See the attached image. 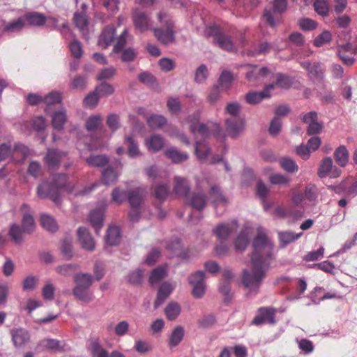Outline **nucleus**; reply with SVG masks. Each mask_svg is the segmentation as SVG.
Instances as JSON below:
<instances>
[{
	"label": "nucleus",
	"instance_id": "f257e3e1",
	"mask_svg": "<svg viewBox=\"0 0 357 357\" xmlns=\"http://www.w3.org/2000/svg\"><path fill=\"white\" fill-rule=\"evenodd\" d=\"M252 247L253 252L250 256L252 268L243 271L242 283L250 291L257 292L273 258L274 245L264 232L258 231Z\"/></svg>",
	"mask_w": 357,
	"mask_h": 357
},
{
	"label": "nucleus",
	"instance_id": "f03ea898",
	"mask_svg": "<svg viewBox=\"0 0 357 357\" xmlns=\"http://www.w3.org/2000/svg\"><path fill=\"white\" fill-rule=\"evenodd\" d=\"M73 187L68 181V176L63 174L53 176L51 181H43L37 188V195L40 199H50L54 203L61 202V195L63 192H72Z\"/></svg>",
	"mask_w": 357,
	"mask_h": 357
},
{
	"label": "nucleus",
	"instance_id": "7ed1b4c3",
	"mask_svg": "<svg viewBox=\"0 0 357 357\" xmlns=\"http://www.w3.org/2000/svg\"><path fill=\"white\" fill-rule=\"evenodd\" d=\"M158 20L162 26L153 29L155 38L165 45H168L174 42V23L169 15L161 11L158 14Z\"/></svg>",
	"mask_w": 357,
	"mask_h": 357
},
{
	"label": "nucleus",
	"instance_id": "20e7f679",
	"mask_svg": "<svg viewBox=\"0 0 357 357\" xmlns=\"http://www.w3.org/2000/svg\"><path fill=\"white\" fill-rule=\"evenodd\" d=\"M27 153L28 149L22 144H15L13 149L6 144L0 145V162L9 157L13 160L21 162L25 159Z\"/></svg>",
	"mask_w": 357,
	"mask_h": 357
},
{
	"label": "nucleus",
	"instance_id": "39448f33",
	"mask_svg": "<svg viewBox=\"0 0 357 357\" xmlns=\"http://www.w3.org/2000/svg\"><path fill=\"white\" fill-rule=\"evenodd\" d=\"M199 119V114L198 112L188 117L187 121L189 123L190 130L195 139H197L200 137L206 139L211 135L209 127L206 124L198 123Z\"/></svg>",
	"mask_w": 357,
	"mask_h": 357
},
{
	"label": "nucleus",
	"instance_id": "423d86ee",
	"mask_svg": "<svg viewBox=\"0 0 357 357\" xmlns=\"http://www.w3.org/2000/svg\"><path fill=\"white\" fill-rule=\"evenodd\" d=\"M301 66L307 72L309 79L314 84H322L325 78V69L323 65L319 62L310 63L304 61L301 63Z\"/></svg>",
	"mask_w": 357,
	"mask_h": 357
},
{
	"label": "nucleus",
	"instance_id": "0eeeda50",
	"mask_svg": "<svg viewBox=\"0 0 357 357\" xmlns=\"http://www.w3.org/2000/svg\"><path fill=\"white\" fill-rule=\"evenodd\" d=\"M132 21L136 30L140 33L152 29V22L150 17L144 12L135 9L132 12Z\"/></svg>",
	"mask_w": 357,
	"mask_h": 357
},
{
	"label": "nucleus",
	"instance_id": "6e6552de",
	"mask_svg": "<svg viewBox=\"0 0 357 357\" xmlns=\"http://www.w3.org/2000/svg\"><path fill=\"white\" fill-rule=\"evenodd\" d=\"M89 350L92 357H126V356L117 351L114 350L110 354L102 347L98 338L91 340L89 344Z\"/></svg>",
	"mask_w": 357,
	"mask_h": 357
},
{
	"label": "nucleus",
	"instance_id": "1a4fd4ad",
	"mask_svg": "<svg viewBox=\"0 0 357 357\" xmlns=\"http://www.w3.org/2000/svg\"><path fill=\"white\" fill-rule=\"evenodd\" d=\"M238 227L236 220L230 222H221L213 229V234L220 241H227L230 235L235 232Z\"/></svg>",
	"mask_w": 357,
	"mask_h": 357
},
{
	"label": "nucleus",
	"instance_id": "9d476101",
	"mask_svg": "<svg viewBox=\"0 0 357 357\" xmlns=\"http://www.w3.org/2000/svg\"><path fill=\"white\" fill-rule=\"evenodd\" d=\"M341 170L333 165V159L331 157L324 158L318 169V175L321 178L329 176L331 178H337L340 176Z\"/></svg>",
	"mask_w": 357,
	"mask_h": 357
},
{
	"label": "nucleus",
	"instance_id": "9b49d317",
	"mask_svg": "<svg viewBox=\"0 0 357 357\" xmlns=\"http://www.w3.org/2000/svg\"><path fill=\"white\" fill-rule=\"evenodd\" d=\"M243 66L251 67L250 70L246 73V78L253 86L261 83L270 73V70L266 67L259 68L257 66H251L250 64H245Z\"/></svg>",
	"mask_w": 357,
	"mask_h": 357
},
{
	"label": "nucleus",
	"instance_id": "f8f14e48",
	"mask_svg": "<svg viewBox=\"0 0 357 357\" xmlns=\"http://www.w3.org/2000/svg\"><path fill=\"white\" fill-rule=\"evenodd\" d=\"M185 200L188 205L199 211H202L207 203L206 195L198 188L196 191L189 193Z\"/></svg>",
	"mask_w": 357,
	"mask_h": 357
},
{
	"label": "nucleus",
	"instance_id": "ddd939ff",
	"mask_svg": "<svg viewBox=\"0 0 357 357\" xmlns=\"http://www.w3.org/2000/svg\"><path fill=\"white\" fill-rule=\"evenodd\" d=\"M77 236L82 248L89 252H93L95 250V241L87 228L79 227L77 229Z\"/></svg>",
	"mask_w": 357,
	"mask_h": 357
},
{
	"label": "nucleus",
	"instance_id": "4468645a",
	"mask_svg": "<svg viewBox=\"0 0 357 357\" xmlns=\"http://www.w3.org/2000/svg\"><path fill=\"white\" fill-rule=\"evenodd\" d=\"M225 126L228 135L232 138H236L243 130L245 121L241 118H227Z\"/></svg>",
	"mask_w": 357,
	"mask_h": 357
},
{
	"label": "nucleus",
	"instance_id": "2eb2a0df",
	"mask_svg": "<svg viewBox=\"0 0 357 357\" xmlns=\"http://www.w3.org/2000/svg\"><path fill=\"white\" fill-rule=\"evenodd\" d=\"M259 314L252 320V324L257 326L264 323L273 324L275 323V310L271 307H261L259 310Z\"/></svg>",
	"mask_w": 357,
	"mask_h": 357
},
{
	"label": "nucleus",
	"instance_id": "dca6fc26",
	"mask_svg": "<svg viewBox=\"0 0 357 357\" xmlns=\"http://www.w3.org/2000/svg\"><path fill=\"white\" fill-rule=\"evenodd\" d=\"M275 88L274 84H268L263 91L259 92H250L246 94L245 100L248 103L255 105L259 103L261 100L271 96L270 91Z\"/></svg>",
	"mask_w": 357,
	"mask_h": 357
},
{
	"label": "nucleus",
	"instance_id": "f3484780",
	"mask_svg": "<svg viewBox=\"0 0 357 357\" xmlns=\"http://www.w3.org/2000/svg\"><path fill=\"white\" fill-rule=\"evenodd\" d=\"M209 197L216 211L218 206L225 207L228 203L227 198L224 195L220 187L216 185L211 187Z\"/></svg>",
	"mask_w": 357,
	"mask_h": 357
},
{
	"label": "nucleus",
	"instance_id": "a211bd4d",
	"mask_svg": "<svg viewBox=\"0 0 357 357\" xmlns=\"http://www.w3.org/2000/svg\"><path fill=\"white\" fill-rule=\"evenodd\" d=\"M174 192L179 197L186 198L190 191V185L185 178L176 176L174 178Z\"/></svg>",
	"mask_w": 357,
	"mask_h": 357
},
{
	"label": "nucleus",
	"instance_id": "6ab92c4d",
	"mask_svg": "<svg viewBox=\"0 0 357 357\" xmlns=\"http://www.w3.org/2000/svg\"><path fill=\"white\" fill-rule=\"evenodd\" d=\"M213 43L225 51L231 52L236 50L234 43L231 37L222 32L218 31L215 33Z\"/></svg>",
	"mask_w": 357,
	"mask_h": 357
},
{
	"label": "nucleus",
	"instance_id": "aec40b11",
	"mask_svg": "<svg viewBox=\"0 0 357 357\" xmlns=\"http://www.w3.org/2000/svg\"><path fill=\"white\" fill-rule=\"evenodd\" d=\"M12 340L16 347H22L30 340L29 332L23 328H15L10 331Z\"/></svg>",
	"mask_w": 357,
	"mask_h": 357
},
{
	"label": "nucleus",
	"instance_id": "412c9836",
	"mask_svg": "<svg viewBox=\"0 0 357 357\" xmlns=\"http://www.w3.org/2000/svg\"><path fill=\"white\" fill-rule=\"evenodd\" d=\"M36 349L39 351L47 349L63 351L64 349V344L61 341L56 339H43L39 342L36 347Z\"/></svg>",
	"mask_w": 357,
	"mask_h": 357
},
{
	"label": "nucleus",
	"instance_id": "4be33fe9",
	"mask_svg": "<svg viewBox=\"0 0 357 357\" xmlns=\"http://www.w3.org/2000/svg\"><path fill=\"white\" fill-rule=\"evenodd\" d=\"M116 35V29L113 26H107L106 27L102 34L100 36L98 44L99 46L107 48L109 46L114 40V37Z\"/></svg>",
	"mask_w": 357,
	"mask_h": 357
},
{
	"label": "nucleus",
	"instance_id": "5701e85b",
	"mask_svg": "<svg viewBox=\"0 0 357 357\" xmlns=\"http://www.w3.org/2000/svg\"><path fill=\"white\" fill-rule=\"evenodd\" d=\"M66 153L60 151L58 149H48L45 157V160L50 167H54L59 165L62 158L66 156Z\"/></svg>",
	"mask_w": 357,
	"mask_h": 357
},
{
	"label": "nucleus",
	"instance_id": "b1692460",
	"mask_svg": "<svg viewBox=\"0 0 357 357\" xmlns=\"http://www.w3.org/2000/svg\"><path fill=\"white\" fill-rule=\"evenodd\" d=\"M89 219L94 227L96 234L99 235L100 230L103 225L104 210L98 208L92 211L89 214Z\"/></svg>",
	"mask_w": 357,
	"mask_h": 357
},
{
	"label": "nucleus",
	"instance_id": "393cba45",
	"mask_svg": "<svg viewBox=\"0 0 357 357\" xmlns=\"http://www.w3.org/2000/svg\"><path fill=\"white\" fill-rule=\"evenodd\" d=\"M121 234L119 227L110 226L107 230L105 243L107 245H117L121 241Z\"/></svg>",
	"mask_w": 357,
	"mask_h": 357
},
{
	"label": "nucleus",
	"instance_id": "a878e982",
	"mask_svg": "<svg viewBox=\"0 0 357 357\" xmlns=\"http://www.w3.org/2000/svg\"><path fill=\"white\" fill-rule=\"evenodd\" d=\"M23 18L31 26H42L47 22L45 15L38 12L28 13L24 15Z\"/></svg>",
	"mask_w": 357,
	"mask_h": 357
},
{
	"label": "nucleus",
	"instance_id": "bb28decb",
	"mask_svg": "<svg viewBox=\"0 0 357 357\" xmlns=\"http://www.w3.org/2000/svg\"><path fill=\"white\" fill-rule=\"evenodd\" d=\"M173 287L168 282H163L159 287L157 298L154 303V306L157 308L160 306L170 295L173 291Z\"/></svg>",
	"mask_w": 357,
	"mask_h": 357
},
{
	"label": "nucleus",
	"instance_id": "cd10ccee",
	"mask_svg": "<svg viewBox=\"0 0 357 357\" xmlns=\"http://www.w3.org/2000/svg\"><path fill=\"white\" fill-rule=\"evenodd\" d=\"M210 153L211 148L206 142L196 139L195 153L200 161L204 162L206 160Z\"/></svg>",
	"mask_w": 357,
	"mask_h": 357
},
{
	"label": "nucleus",
	"instance_id": "c85d7f7f",
	"mask_svg": "<svg viewBox=\"0 0 357 357\" xmlns=\"http://www.w3.org/2000/svg\"><path fill=\"white\" fill-rule=\"evenodd\" d=\"M66 120L67 116L66 110L65 109L55 112L52 114V123L54 129L55 130H63Z\"/></svg>",
	"mask_w": 357,
	"mask_h": 357
},
{
	"label": "nucleus",
	"instance_id": "c756f323",
	"mask_svg": "<svg viewBox=\"0 0 357 357\" xmlns=\"http://www.w3.org/2000/svg\"><path fill=\"white\" fill-rule=\"evenodd\" d=\"M143 193L142 188L131 190L128 192V200L132 208H139L143 200Z\"/></svg>",
	"mask_w": 357,
	"mask_h": 357
},
{
	"label": "nucleus",
	"instance_id": "7c9ffc66",
	"mask_svg": "<svg viewBox=\"0 0 357 357\" xmlns=\"http://www.w3.org/2000/svg\"><path fill=\"white\" fill-rule=\"evenodd\" d=\"M73 280L76 286L89 289L93 282L92 275L85 273H78L73 276Z\"/></svg>",
	"mask_w": 357,
	"mask_h": 357
},
{
	"label": "nucleus",
	"instance_id": "2f4dec72",
	"mask_svg": "<svg viewBox=\"0 0 357 357\" xmlns=\"http://www.w3.org/2000/svg\"><path fill=\"white\" fill-rule=\"evenodd\" d=\"M334 158L336 163L341 167H345L349 162V151L345 146L337 147L334 152Z\"/></svg>",
	"mask_w": 357,
	"mask_h": 357
},
{
	"label": "nucleus",
	"instance_id": "473e14b6",
	"mask_svg": "<svg viewBox=\"0 0 357 357\" xmlns=\"http://www.w3.org/2000/svg\"><path fill=\"white\" fill-rule=\"evenodd\" d=\"M73 294L77 299L85 303H89L94 298L93 293H91L89 289L77 286H75L73 289Z\"/></svg>",
	"mask_w": 357,
	"mask_h": 357
},
{
	"label": "nucleus",
	"instance_id": "72a5a7b5",
	"mask_svg": "<svg viewBox=\"0 0 357 357\" xmlns=\"http://www.w3.org/2000/svg\"><path fill=\"white\" fill-rule=\"evenodd\" d=\"M3 31L8 33H17L21 31L25 26L24 18L19 17L8 22H4Z\"/></svg>",
	"mask_w": 357,
	"mask_h": 357
},
{
	"label": "nucleus",
	"instance_id": "f704fd0d",
	"mask_svg": "<svg viewBox=\"0 0 357 357\" xmlns=\"http://www.w3.org/2000/svg\"><path fill=\"white\" fill-rule=\"evenodd\" d=\"M149 150L157 152L161 150L164 146V139L160 135H153L146 142Z\"/></svg>",
	"mask_w": 357,
	"mask_h": 357
},
{
	"label": "nucleus",
	"instance_id": "c9c22d12",
	"mask_svg": "<svg viewBox=\"0 0 357 357\" xmlns=\"http://www.w3.org/2000/svg\"><path fill=\"white\" fill-rule=\"evenodd\" d=\"M165 155L171 159L174 163H179L183 162L188 158L187 153H181L176 148L172 147L167 149L165 152Z\"/></svg>",
	"mask_w": 357,
	"mask_h": 357
},
{
	"label": "nucleus",
	"instance_id": "e433bc0d",
	"mask_svg": "<svg viewBox=\"0 0 357 357\" xmlns=\"http://www.w3.org/2000/svg\"><path fill=\"white\" fill-rule=\"evenodd\" d=\"M275 214L281 218H291L294 219L301 218L303 215L302 212L300 211H294L282 206H278L275 209Z\"/></svg>",
	"mask_w": 357,
	"mask_h": 357
},
{
	"label": "nucleus",
	"instance_id": "4c0bfd02",
	"mask_svg": "<svg viewBox=\"0 0 357 357\" xmlns=\"http://www.w3.org/2000/svg\"><path fill=\"white\" fill-rule=\"evenodd\" d=\"M119 172L112 167H107L102 174V182L105 185H109L117 181Z\"/></svg>",
	"mask_w": 357,
	"mask_h": 357
},
{
	"label": "nucleus",
	"instance_id": "58836bf2",
	"mask_svg": "<svg viewBox=\"0 0 357 357\" xmlns=\"http://www.w3.org/2000/svg\"><path fill=\"white\" fill-rule=\"evenodd\" d=\"M184 329L182 326H178L174 328L169 338V347L177 346L183 339Z\"/></svg>",
	"mask_w": 357,
	"mask_h": 357
},
{
	"label": "nucleus",
	"instance_id": "ea45409f",
	"mask_svg": "<svg viewBox=\"0 0 357 357\" xmlns=\"http://www.w3.org/2000/svg\"><path fill=\"white\" fill-rule=\"evenodd\" d=\"M302 234V232L296 234L291 231H280L278 234L279 239L283 247L298 239Z\"/></svg>",
	"mask_w": 357,
	"mask_h": 357
},
{
	"label": "nucleus",
	"instance_id": "a19ab883",
	"mask_svg": "<svg viewBox=\"0 0 357 357\" xmlns=\"http://www.w3.org/2000/svg\"><path fill=\"white\" fill-rule=\"evenodd\" d=\"M249 243L248 231L242 230L234 241L235 248L237 251L243 252Z\"/></svg>",
	"mask_w": 357,
	"mask_h": 357
},
{
	"label": "nucleus",
	"instance_id": "79ce46f5",
	"mask_svg": "<svg viewBox=\"0 0 357 357\" xmlns=\"http://www.w3.org/2000/svg\"><path fill=\"white\" fill-rule=\"evenodd\" d=\"M271 9H265L264 11L263 18L271 28H275L281 22V17Z\"/></svg>",
	"mask_w": 357,
	"mask_h": 357
},
{
	"label": "nucleus",
	"instance_id": "37998d69",
	"mask_svg": "<svg viewBox=\"0 0 357 357\" xmlns=\"http://www.w3.org/2000/svg\"><path fill=\"white\" fill-rule=\"evenodd\" d=\"M125 143L128 145V154L130 158H135L140 155L138 143L134 137L131 136H126Z\"/></svg>",
	"mask_w": 357,
	"mask_h": 357
},
{
	"label": "nucleus",
	"instance_id": "c03bdc74",
	"mask_svg": "<svg viewBox=\"0 0 357 357\" xmlns=\"http://www.w3.org/2000/svg\"><path fill=\"white\" fill-rule=\"evenodd\" d=\"M167 123V119L162 115L152 114L147 119L149 126L153 130L159 129Z\"/></svg>",
	"mask_w": 357,
	"mask_h": 357
},
{
	"label": "nucleus",
	"instance_id": "a18cd8bd",
	"mask_svg": "<svg viewBox=\"0 0 357 357\" xmlns=\"http://www.w3.org/2000/svg\"><path fill=\"white\" fill-rule=\"evenodd\" d=\"M86 163L91 167H103L109 162L105 155H92L86 159Z\"/></svg>",
	"mask_w": 357,
	"mask_h": 357
},
{
	"label": "nucleus",
	"instance_id": "49530a36",
	"mask_svg": "<svg viewBox=\"0 0 357 357\" xmlns=\"http://www.w3.org/2000/svg\"><path fill=\"white\" fill-rule=\"evenodd\" d=\"M181 306L176 302L169 303L165 307V312L169 320H174L181 314Z\"/></svg>",
	"mask_w": 357,
	"mask_h": 357
},
{
	"label": "nucleus",
	"instance_id": "de8ad7c7",
	"mask_svg": "<svg viewBox=\"0 0 357 357\" xmlns=\"http://www.w3.org/2000/svg\"><path fill=\"white\" fill-rule=\"evenodd\" d=\"M40 223L45 229L51 232H54L58 229L55 220L51 215L47 214H43L40 216Z\"/></svg>",
	"mask_w": 357,
	"mask_h": 357
},
{
	"label": "nucleus",
	"instance_id": "09e8293b",
	"mask_svg": "<svg viewBox=\"0 0 357 357\" xmlns=\"http://www.w3.org/2000/svg\"><path fill=\"white\" fill-rule=\"evenodd\" d=\"M167 275L166 270L161 266H158L153 269L149 277V282L151 285L158 284Z\"/></svg>",
	"mask_w": 357,
	"mask_h": 357
},
{
	"label": "nucleus",
	"instance_id": "8fccbe9b",
	"mask_svg": "<svg viewBox=\"0 0 357 357\" xmlns=\"http://www.w3.org/2000/svg\"><path fill=\"white\" fill-rule=\"evenodd\" d=\"M100 100V96L94 90L90 92L83 100V104L85 107L94 109L98 105Z\"/></svg>",
	"mask_w": 357,
	"mask_h": 357
},
{
	"label": "nucleus",
	"instance_id": "3c124183",
	"mask_svg": "<svg viewBox=\"0 0 357 357\" xmlns=\"http://www.w3.org/2000/svg\"><path fill=\"white\" fill-rule=\"evenodd\" d=\"M291 79L282 73H278L275 75V83L273 84L275 86L284 89H289L292 86Z\"/></svg>",
	"mask_w": 357,
	"mask_h": 357
},
{
	"label": "nucleus",
	"instance_id": "603ef678",
	"mask_svg": "<svg viewBox=\"0 0 357 357\" xmlns=\"http://www.w3.org/2000/svg\"><path fill=\"white\" fill-rule=\"evenodd\" d=\"M95 91L100 97H107L114 93V89L112 84L105 82H102L96 86Z\"/></svg>",
	"mask_w": 357,
	"mask_h": 357
},
{
	"label": "nucleus",
	"instance_id": "864d4df0",
	"mask_svg": "<svg viewBox=\"0 0 357 357\" xmlns=\"http://www.w3.org/2000/svg\"><path fill=\"white\" fill-rule=\"evenodd\" d=\"M233 79L232 74L229 71L224 70L219 77L218 85H219L222 89H227L230 87Z\"/></svg>",
	"mask_w": 357,
	"mask_h": 357
},
{
	"label": "nucleus",
	"instance_id": "5fc2aeb1",
	"mask_svg": "<svg viewBox=\"0 0 357 357\" xmlns=\"http://www.w3.org/2000/svg\"><path fill=\"white\" fill-rule=\"evenodd\" d=\"M102 123V117L100 114L93 115L88 118L86 121L85 127L88 131L96 130Z\"/></svg>",
	"mask_w": 357,
	"mask_h": 357
},
{
	"label": "nucleus",
	"instance_id": "6e6d98bb",
	"mask_svg": "<svg viewBox=\"0 0 357 357\" xmlns=\"http://www.w3.org/2000/svg\"><path fill=\"white\" fill-rule=\"evenodd\" d=\"M74 22L79 30L84 31L88 26V19L86 13L84 12L75 13Z\"/></svg>",
	"mask_w": 357,
	"mask_h": 357
},
{
	"label": "nucleus",
	"instance_id": "4d7b16f0",
	"mask_svg": "<svg viewBox=\"0 0 357 357\" xmlns=\"http://www.w3.org/2000/svg\"><path fill=\"white\" fill-rule=\"evenodd\" d=\"M58 20L57 19L54 18V17H50L49 19V22H48V27L51 28L52 29H59L61 33L63 36H66V35L68 33H70V29L69 28V26H68V23L67 22H63L62 26L59 28L58 27Z\"/></svg>",
	"mask_w": 357,
	"mask_h": 357
},
{
	"label": "nucleus",
	"instance_id": "13d9d810",
	"mask_svg": "<svg viewBox=\"0 0 357 357\" xmlns=\"http://www.w3.org/2000/svg\"><path fill=\"white\" fill-rule=\"evenodd\" d=\"M208 75V69L206 65L202 64L199 66L195 74V81L198 84L205 82Z\"/></svg>",
	"mask_w": 357,
	"mask_h": 357
},
{
	"label": "nucleus",
	"instance_id": "bf43d9fd",
	"mask_svg": "<svg viewBox=\"0 0 357 357\" xmlns=\"http://www.w3.org/2000/svg\"><path fill=\"white\" fill-rule=\"evenodd\" d=\"M280 166L287 172L293 173L298 170L296 163L289 158H284L280 160Z\"/></svg>",
	"mask_w": 357,
	"mask_h": 357
},
{
	"label": "nucleus",
	"instance_id": "052dcab7",
	"mask_svg": "<svg viewBox=\"0 0 357 357\" xmlns=\"http://www.w3.org/2000/svg\"><path fill=\"white\" fill-rule=\"evenodd\" d=\"M78 265L75 264H66L57 266L56 268V271L57 273L62 275L68 276L74 273L78 268Z\"/></svg>",
	"mask_w": 357,
	"mask_h": 357
},
{
	"label": "nucleus",
	"instance_id": "680f3d73",
	"mask_svg": "<svg viewBox=\"0 0 357 357\" xmlns=\"http://www.w3.org/2000/svg\"><path fill=\"white\" fill-rule=\"evenodd\" d=\"M35 228L33 218L29 214H24L22 218V229L25 233H31Z\"/></svg>",
	"mask_w": 357,
	"mask_h": 357
},
{
	"label": "nucleus",
	"instance_id": "e2e57ef3",
	"mask_svg": "<svg viewBox=\"0 0 357 357\" xmlns=\"http://www.w3.org/2000/svg\"><path fill=\"white\" fill-rule=\"evenodd\" d=\"M314 10L320 15L326 16L328 14L329 7L325 0H316L314 3Z\"/></svg>",
	"mask_w": 357,
	"mask_h": 357
},
{
	"label": "nucleus",
	"instance_id": "0e129e2a",
	"mask_svg": "<svg viewBox=\"0 0 357 357\" xmlns=\"http://www.w3.org/2000/svg\"><path fill=\"white\" fill-rule=\"evenodd\" d=\"M169 192V188L167 185L160 184L156 186L155 196L157 199L163 202L166 199Z\"/></svg>",
	"mask_w": 357,
	"mask_h": 357
},
{
	"label": "nucleus",
	"instance_id": "69168bd1",
	"mask_svg": "<svg viewBox=\"0 0 357 357\" xmlns=\"http://www.w3.org/2000/svg\"><path fill=\"white\" fill-rule=\"evenodd\" d=\"M256 195L262 201H264L269 192L268 186L261 180L258 181L256 185Z\"/></svg>",
	"mask_w": 357,
	"mask_h": 357
},
{
	"label": "nucleus",
	"instance_id": "338daca9",
	"mask_svg": "<svg viewBox=\"0 0 357 357\" xmlns=\"http://www.w3.org/2000/svg\"><path fill=\"white\" fill-rule=\"evenodd\" d=\"M69 48L72 55L76 58L79 59L83 54L82 47L79 41L74 39L70 44Z\"/></svg>",
	"mask_w": 357,
	"mask_h": 357
},
{
	"label": "nucleus",
	"instance_id": "774afa93",
	"mask_svg": "<svg viewBox=\"0 0 357 357\" xmlns=\"http://www.w3.org/2000/svg\"><path fill=\"white\" fill-rule=\"evenodd\" d=\"M63 257L66 259H70L73 257V244L71 241L65 239L61 246Z\"/></svg>",
	"mask_w": 357,
	"mask_h": 357
}]
</instances>
